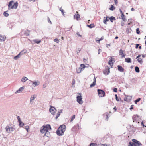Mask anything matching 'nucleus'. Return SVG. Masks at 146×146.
I'll use <instances>...</instances> for the list:
<instances>
[{
  "label": "nucleus",
  "mask_w": 146,
  "mask_h": 146,
  "mask_svg": "<svg viewBox=\"0 0 146 146\" xmlns=\"http://www.w3.org/2000/svg\"><path fill=\"white\" fill-rule=\"evenodd\" d=\"M26 50H22L20 52L19 54H20V55L21 56L23 54H25L26 52Z\"/></svg>",
  "instance_id": "nucleus-31"
},
{
  "label": "nucleus",
  "mask_w": 146,
  "mask_h": 146,
  "mask_svg": "<svg viewBox=\"0 0 146 146\" xmlns=\"http://www.w3.org/2000/svg\"><path fill=\"white\" fill-rule=\"evenodd\" d=\"M54 41L55 42H57V43H58L59 42V40L57 38L54 39Z\"/></svg>",
  "instance_id": "nucleus-50"
},
{
  "label": "nucleus",
  "mask_w": 146,
  "mask_h": 146,
  "mask_svg": "<svg viewBox=\"0 0 146 146\" xmlns=\"http://www.w3.org/2000/svg\"><path fill=\"white\" fill-rule=\"evenodd\" d=\"M135 70L137 73L139 72L140 71L139 68L138 66H136L135 67Z\"/></svg>",
  "instance_id": "nucleus-30"
},
{
  "label": "nucleus",
  "mask_w": 146,
  "mask_h": 146,
  "mask_svg": "<svg viewBox=\"0 0 146 146\" xmlns=\"http://www.w3.org/2000/svg\"><path fill=\"white\" fill-rule=\"evenodd\" d=\"M101 51H102L100 49H99L98 50V54H100V52H101Z\"/></svg>",
  "instance_id": "nucleus-62"
},
{
  "label": "nucleus",
  "mask_w": 146,
  "mask_h": 146,
  "mask_svg": "<svg viewBox=\"0 0 146 146\" xmlns=\"http://www.w3.org/2000/svg\"><path fill=\"white\" fill-rule=\"evenodd\" d=\"M29 128V126H27L25 127V128L27 130V132H28V129Z\"/></svg>",
  "instance_id": "nucleus-49"
},
{
  "label": "nucleus",
  "mask_w": 146,
  "mask_h": 146,
  "mask_svg": "<svg viewBox=\"0 0 146 146\" xmlns=\"http://www.w3.org/2000/svg\"><path fill=\"white\" fill-rule=\"evenodd\" d=\"M117 88H114L113 89V91L114 92H117Z\"/></svg>",
  "instance_id": "nucleus-54"
},
{
  "label": "nucleus",
  "mask_w": 146,
  "mask_h": 146,
  "mask_svg": "<svg viewBox=\"0 0 146 146\" xmlns=\"http://www.w3.org/2000/svg\"><path fill=\"white\" fill-rule=\"evenodd\" d=\"M111 22H113L114 20H116L115 17H114L112 16L110 17V18L109 19Z\"/></svg>",
  "instance_id": "nucleus-21"
},
{
  "label": "nucleus",
  "mask_w": 146,
  "mask_h": 146,
  "mask_svg": "<svg viewBox=\"0 0 146 146\" xmlns=\"http://www.w3.org/2000/svg\"><path fill=\"white\" fill-rule=\"evenodd\" d=\"M131 58H126L125 59V61L126 62H127L128 63H131Z\"/></svg>",
  "instance_id": "nucleus-22"
},
{
  "label": "nucleus",
  "mask_w": 146,
  "mask_h": 146,
  "mask_svg": "<svg viewBox=\"0 0 146 146\" xmlns=\"http://www.w3.org/2000/svg\"><path fill=\"white\" fill-rule=\"evenodd\" d=\"M60 10L62 14L64 16V10L61 8L60 9Z\"/></svg>",
  "instance_id": "nucleus-43"
},
{
  "label": "nucleus",
  "mask_w": 146,
  "mask_h": 146,
  "mask_svg": "<svg viewBox=\"0 0 146 146\" xmlns=\"http://www.w3.org/2000/svg\"><path fill=\"white\" fill-rule=\"evenodd\" d=\"M45 133L44 136L48 137L50 134L49 132L48 131H45Z\"/></svg>",
  "instance_id": "nucleus-35"
},
{
  "label": "nucleus",
  "mask_w": 146,
  "mask_h": 146,
  "mask_svg": "<svg viewBox=\"0 0 146 146\" xmlns=\"http://www.w3.org/2000/svg\"><path fill=\"white\" fill-rule=\"evenodd\" d=\"M115 9V7L113 5H111V7L109 8V9L111 11H113Z\"/></svg>",
  "instance_id": "nucleus-38"
},
{
  "label": "nucleus",
  "mask_w": 146,
  "mask_h": 146,
  "mask_svg": "<svg viewBox=\"0 0 146 146\" xmlns=\"http://www.w3.org/2000/svg\"><path fill=\"white\" fill-rule=\"evenodd\" d=\"M86 67L85 65L84 64H80V68H81V69H84Z\"/></svg>",
  "instance_id": "nucleus-34"
},
{
  "label": "nucleus",
  "mask_w": 146,
  "mask_h": 146,
  "mask_svg": "<svg viewBox=\"0 0 146 146\" xmlns=\"http://www.w3.org/2000/svg\"><path fill=\"white\" fill-rule=\"evenodd\" d=\"M33 82V84L34 85V86H36L40 84V82L38 81V82Z\"/></svg>",
  "instance_id": "nucleus-18"
},
{
  "label": "nucleus",
  "mask_w": 146,
  "mask_h": 146,
  "mask_svg": "<svg viewBox=\"0 0 146 146\" xmlns=\"http://www.w3.org/2000/svg\"><path fill=\"white\" fill-rule=\"evenodd\" d=\"M17 119L18 121V122L21 121L20 118V117L19 116H18L17 117Z\"/></svg>",
  "instance_id": "nucleus-58"
},
{
  "label": "nucleus",
  "mask_w": 146,
  "mask_h": 146,
  "mask_svg": "<svg viewBox=\"0 0 146 146\" xmlns=\"http://www.w3.org/2000/svg\"><path fill=\"white\" fill-rule=\"evenodd\" d=\"M30 32V31L28 30L25 31L24 32V34L26 35V36H28Z\"/></svg>",
  "instance_id": "nucleus-25"
},
{
  "label": "nucleus",
  "mask_w": 146,
  "mask_h": 146,
  "mask_svg": "<svg viewBox=\"0 0 146 146\" xmlns=\"http://www.w3.org/2000/svg\"><path fill=\"white\" fill-rule=\"evenodd\" d=\"M20 56H21L20 55V54H19L14 57V59L15 60H17L20 58Z\"/></svg>",
  "instance_id": "nucleus-26"
},
{
  "label": "nucleus",
  "mask_w": 146,
  "mask_h": 146,
  "mask_svg": "<svg viewBox=\"0 0 146 146\" xmlns=\"http://www.w3.org/2000/svg\"><path fill=\"white\" fill-rule=\"evenodd\" d=\"M141 100V98H139L137 99L135 101V102L136 104H137V103L139 101Z\"/></svg>",
  "instance_id": "nucleus-41"
},
{
  "label": "nucleus",
  "mask_w": 146,
  "mask_h": 146,
  "mask_svg": "<svg viewBox=\"0 0 146 146\" xmlns=\"http://www.w3.org/2000/svg\"><path fill=\"white\" fill-rule=\"evenodd\" d=\"M103 39V38L102 37L101 38H100L99 40H97L96 41H98L99 42L100 41H101Z\"/></svg>",
  "instance_id": "nucleus-60"
},
{
  "label": "nucleus",
  "mask_w": 146,
  "mask_h": 146,
  "mask_svg": "<svg viewBox=\"0 0 146 146\" xmlns=\"http://www.w3.org/2000/svg\"><path fill=\"white\" fill-rule=\"evenodd\" d=\"M113 109L115 110V111H116L117 110V108H116V106H115L113 108Z\"/></svg>",
  "instance_id": "nucleus-63"
},
{
  "label": "nucleus",
  "mask_w": 146,
  "mask_h": 146,
  "mask_svg": "<svg viewBox=\"0 0 146 146\" xmlns=\"http://www.w3.org/2000/svg\"><path fill=\"white\" fill-rule=\"evenodd\" d=\"M33 41L35 43H36L38 44H39L41 42V40H38L37 39H35L33 40Z\"/></svg>",
  "instance_id": "nucleus-24"
},
{
  "label": "nucleus",
  "mask_w": 146,
  "mask_h": 146,
  "mask_svg": "<svg viewBox=\"0 0 146 146\" xmlns=\"http://www.w3.org/2000/svg\"><path fill=\"white\" fill-rule=\"evenodd\" d=\"M141 126H143V127H146V126H145L143 123V122L142 121L141 123Z\"/></svg>",
  "instance_id": "nucleus-57"
},
{
  "label": "nucleus",
  "mask_w": 146,
  "mask_h": 146,
  "mask_svg": "<svg viewBox=\"0 0 146 146\" xmlns=\"http://www.w3.org/2000/svg\"><path fill=\"white\" fill-rule=\"evenodd\" d=\"M5 36L4 35H0V41L2 42L4 41L5 39Z\"/></svg>",
  "instance_id": "nucleus-15"
},
{
  "label": "nucleus",
  "mask_w": 146,
  "mask_h": 146,
  "mask_svg": "<svg viewBox=\"0 0 146 146\" xmlns=\"http://www.w3.org/2000/svg\"><path fill=\"white\" fill-rule=\"evenodd\" d=\"M139 44H136V46H135V48L136 49H137L139 46Z\"/></svg>",
  "instance_id": "nucleus-56"
},
{
  "label": "nucleus",
  "mask_w": 146,
  "mask_h": 146,
  "mask_svg": "<svg viewBox=\"0 0 146 146\" xmlns=\"http://www.w3.org/2000/svg\"><path fill=\"white\" fill-rule=\"evenodd\" d=\"M80 15L78 14H75L74 16V18L76 19L77 20H79L80 19Z\"/></svg>",
  "instance_id": "nucleus-11"
},
{
  "label": "nucleus",
  "mask_w": 146,
  "mask_h": 146,
  "mask_svg": "<svg viewBox=\"0 0 146 146\" xmlns=\"http://www.w3.org/2000/svg\"><path fill=\"white\" fill-rule=\"evenodd\" d=\"M75 118V115H73L71 118V119L70 122V123H71L73 120Z\"/></svg>",
  "instance_id": "nucleus-39"
},
{
  "label": "nucleus",
  "mask_w": 146,
  "mask_h": 146,
  "mask_svg": "<svg viewBox=\"0 0 146 146\" xmlns=\"http://www.w3.org/2000/svg\"><path fill=\"white\" fill-rule=\"evenodd\" d=\"M137 61L139 63H140V64H142L143 62V61H142V59L141 58H138L137 59Z\"/></svg>",
  "instance_id": "nucleus-32"
},
{
  "label": "nucleus",
  "mask_w": 146,
  "mask_h": 146,
  "mask_svg": "<svg viewBox=\"0 0 146 146\" xmlns=\"http://www.w3.org/2000/svg\"><path fill=\"white\" fill-rule=\"evenodd\" d=\"M110 18V17H108V16H107L106 17V19H105L104 21H103V23H104L105 24H107V23H106V22L107 21H109V20H110L109 19Z\"/></svg>",
  "instance_id": "nucleus-20"
},
{
  "label": "nucleus",
  "mask_w": 146,
  "mask_h": 146,
  "mask_svg": "<svg viewBox=\"0 0 146 146\" xmlns=\"http://www.w3.org/2000/svg\"><path fill=\"white\" fill-rule=\"evenodd\" d=\"M121 19H122L123 21L124 22H125L127 21V19L125 17V16L124 15V16H122L121 15Z\"/></svg>",
  "instance_id": "nucleus-27"
},
{
  "label": "nucleus",
  "mask_w": 146,
  "mask_h": 146,
  "mask_svg": "<svg viewBox=\"0 0 146 146\" xmlns=\"http://www.w3.org/2000/svg\"><path fill=\"white\" fill-rule=\"evenodd\" d=\"M79 95H78L77 97V101L79 104H82L83 102L82 101V98L81 96V94L80 93Z\"/></svg>",
  "instance_id": "nucleus-5"
},
{
  "label": "nucleus",
  "mask_w": 146,
  "mask_h": 146,
  "mask_svg": "<svg viewBox=\"0 0 146 146\" xmlns=\"http://www.w3.org/2000/svg\"><path fill=\"white\" fill-rule=\"evenodd\" d=\"M66 126L64 125H61L56 131V133L58 135L62 136L63 135L65 131Z\"/></svg>",
  "instance_id": "nucleus-1"
},
{
  "label": "nucleus",
  "mask_w": 146,
  "mask_h": 146,
  "mask_svg": "<svg viewBox=\"0 0 146 146\" xmlns=\"http://www.w3.org/2000/svg\"><path fill=\"white\" fill-rule=\"evenodd\" d=\"M110 72V68L108 66L106 67L105 70L103 71V73L105 75H107Z\"/></svg>",
  "instance_id": "nucleus-6"
},
{
  "label": "nucleus",
  "mask_w": 146,
  "mask_h": 146,
  "mask_svg": "<svg viewBox=\"0 0 146 146\" xmlns=\"http://www.w3.org/2000/svg\"><path fill=\"white\" fill-rule=\"evenodd\" d=\"M125 24V23L123 21H121V25L123 26Z\"/></svg>",
  "instance_id": "nucleus-52"
},
{
  "label": "nucleus",
  "mask_w": 146,
  "mask_h": 146,
  "mask_svg": "<svg viewBox=\"0 0 146 146\" xmlns=\"http://www.w3.org/2000/svg\"><path fill=\"white\" fill-rule=\"evenodd\" d=\"M57 110L55 107L52 106H50L49 109V111L54 116H55V113Z\"/></svg>",
  "instance_id": "nucleus-3"
},
{
  "label": "nucleus",
  "mask_w": 146,
  "mask_h": 146,
  "mask_svg": "<svg viewBox=\"0 0 146 146\" xmlns=\"http://www.w3.org/2000/svg\"><path fill=\"white\" fill-rule=\"evenodd\" d=\"M46 87V84H44L43 85V87L44 88H45Z\"/></svg>",
  "instance_id": "nucleus-64"
},
{
  "label": "nucleus",
  "mask_w": 146,
  "mask_h": 146,
  "mask_svg": "<svg viewBox=\"0 0 146 146\" xmlns=\"http://www.w3.org/2000/svg\"><path fill=\"white\" fill-rule=\"evenodd\" d=\"M87 26L90 28H92L95 27L94 24H91L89 25H87Z\"/></svg>",
  "instance_id": "nucleus-33"
},
{
  "label": "nucleus",
  "mask_w": 146,
  "mask_h": 146,
  "mask_svg": "<svg viewBox=\"0 0 146 146\" xmlns=\"http://www.w3.org/2000/svg\"><path fill=\"white\" fill-rule=\"evenodd\" d=\"M118 69L119 71L122 72L123 71L124 69V68L122 67V66L120 65H118L117 66Z\"/></svg>",
  "instance_id": "nucleus-13"
},
{
  "label": "nucleus",
  "mask_w": 146,
  "mask_h": 146,
  "mask_svg": "<svg viewBox=\"0 0 146 146\" xmlns=\"http://www.w3.org/2000/svg\"><path fill=\"white\" fill-rule=\"evenodd\" d=\"M7 12V11H5L3 13L4 15L6 17H7L9 15L8 13H6Z\"/></svg>",
  "instance_id": "nucleus-42"
},
{
  "label": "nucleus",
  "mask_w": 146,
  "mask_h": 146,
  "mask_svg": "<svg viewBox=\"0 0 146 146\" xmlns=\"http://www.w3.org/2000/svg\"><path fill=\"white\" fill-rule=\"evenodd\" d=\"M28 80V78L26 77H23L21 79V81L22 82H25Z\"/></svg>",
  "instance_id": "nucleus-23"
},
{
  "label": "nucleus",
  "mask_w": 146,
  "mask_h": 146,
  "mask_svg": "<svg viewBox=\"0 0 146 146\" xmlns=\"http://www.w3.org/2000/svg\"><path fill=\"white\" fill-rule=\"evenodd\" d=\"M24 89L23 86L20 87L15 92V93H19L20 92H21L23 91Z\"/></svg>",
  "instance_id": "nucleus-19"
},
{
  "label": "nucleus",
  "mask_w": 146,
  "mask_h": 146,
  "mask_svg": "<svg viewBox=\"0 0 146 146\" xmlns=\"http://www.w3.org/2000/svg\"><path fill=\"white\" fill-rule=\"evenodd\" d=\"M97 91L98 92L99 96L100 97H103L104 96L105 93L104 91L100 89H98Z\"/></svg>",
  "instance_id": "nucleus-4"
},
{
  "label": "nucleus",
  "mask_w": 146,
  "mask_h": 146,
  "mask_svg": "<svg viewBox=\"0 0 146 146\" xmlns=\"http://www.w3.org/2000/svg\"><path fill=\"white\" fill-rule=\"evenodd\" d=\"M128 146H137L135 143H133V142H130L129 143Z\"/></svg>",
  "instance_id": "nucleus-29"
},
{
  "label": "nucleus",
  "mask_w": 146,
  "mask_h": 146,
  "mask_svg": "<svg viewBox=\"0 0 146 146\" xmlns=\"http://www.w3.org/2000/svg\"><path fill=\"white\" fill-rule=\"evenodd\" d=\"M82 70L81 69V68H80V67L78 68H77L76 69V71L78 73H80Z\"/></svg>",
  "instance_id": "nucleus-36"
},
{
  "label": "nucleus",
  "mask_w": 146,
  "mask_h": 146,
  "mask_svg": "<svg viewBox=\"0 0 146 146\" xmlns=\"http://www.w3.org/2000/svg\"><path fill=\"white\" fill-rule=\"evenodd\" d=\"M19 125L20 127H23L24 126V123L22 122L21 121L19 122Z\"/></svg>",
  "instance_id": "nucleus-37"
},
{
  "label": "nucleus",
  "mask_w": 146,
  "mask_h": 146,
  "mask_svg": "<svg viewBox=\"0 0 146 146\" xmlns=\"http://www.w3.org/2000/svg\"><path fill=\"white\" fill-rule=\"evenodd\" d=\"M133 105H131V107L130 108V110H133Z\"/></svg>",
  "instance_id": "nucleus-59"
},
{
  "label": "nucleus",
  "mask_w": 146,
  "mask_h": 146,
  "mask_svg": "<svg viewBox=\"0 0 146 146\" xmlns=\"http://www.w3.org/2000/svg\"><path fill=\"white\" fill-rule=\"evenodd\" d=\"M112 58L109 61L108 63L111 66H113V63L112 62Z\"/></svg>",
  "instance_id": "nucleus-28"
},
{
  "label": "nucleus",
  "mask_w": 146,
  "mask_h": 146,
  "mask_svg": "<svg viewBox=\"0 0 146 146\" xmlns=\"http://www.w3.org/2000/svg\"><path fill=\"white\" fill-rule=\"evenodd\" d=\"M48 23H50V24H52V23L51 22V21H50L49 17H48Z\"/></svg>",
  "instance_id": "nucleus-55"
},
{
  "label": "nucleus",
  "mask_w": 146,
  "mask_h": 146,
  "mask_svg": "<svg viewBox=\"0 0 146 146\" xmlns=\"http://www.w3.org/2000/svg\"><path fill=\"white\" fill-rule=\"evenodd\" d=\"M81 49L80 48H79L78 49V50H76V52H77V54H78V53L80 52V51H81Z\"/></svg>",
  "instance_id": "nucleus-51"
},
{
  "label": "nucleus",
  "mask_w": 146,
  "mask_h": 146,
  "mask_svg": "<svg viewBox=\"0 0 146 146\" xmlns=\"http://www.w3.org/2000/svg\"><path fill=\"white\" fill-rule=\"evenodd\" d=\"M119 10L120 12V13L121 14V16L122 15V16H124V15L123 14V12L122 10H121V9H119Z\"/></svg>",
  "instance_id": "nucleus-46"
},
{
  "label": "nucleus",
  "mask_w": 146,
  "mask_h": 146,
  "mask_svg": "<svg viewBox=\"0 0 146 146\" xmlns=\"http://www.w3.org/2000/svg\"><path fill=\"white\" fill-rule=\"evenodd\" d=\"M138 115H134L132 117L133 122H137L138 119Z\"/></svg>",
  "instance_id": "nucleus-10"
},
{
  "label": "nucleus",
  "mask_w": 146,
  "mask_h": 146,
  "mask_svg": "<svg viewBox=\"0 0 146 146\" xmlns=\"http://www.w3.org/2000/svg\"><path fill=\"white\" fill-rule=\"evenodd\" d=\"M7 27H9V28L12 29L13 27L12 25L11 24L9 23L7 25Z\"/></svg>",
  "instance_id": "nucleus-44"
},
{
  "label": "nucleus",
  "mask_w": 146,
  "mask_h": 146,
  "mask_svg": "<svg viewBox=\"0 0 146 146\" xmlns=\"http://www.w3.org/2000/svg\"><path fill=\"white\" fill-rule=\"evenodd\" d=\"M13 1H11L10 2H9V4H8V7H9V9L10 7L11 6H12V3H13Z\"/></svg>",
  "instance_id": "nucleus-40"
},
{
  "label": "nucleus",
  "mask_w": 146,
  "mask_h": 146,
  "mask_svg": "<svg viewBox=\"0 0 146 146\" xmlns=\"http://www.w3.org/2000/svg\"><path fill=\"white\" fill-rule=\"evenodd\" d=\"M90 146H96V144L94 143H91L90 145Z\"/></svg>",
  "instance_id": "nucleus-48"
},
{
  "label": "nucleus",
  "mask_w": 146,
  "mask_h": 146,
  "mask_svg": "<svg viewBox=\"0 0 146 146\" xmlns=\"http://www.w3.org/2000/svg\"><path fill=\"white\" fill-rule=\"evenodd\" d=\"M77 35L79 36H80V37H81L82 36L78 32H77Z\"/></svg>",
  "instance_id": "nucleus-61"
},
{
  "label": "nucleus",
  "mask_w": 146,
  "mask_h": 146,
  "mask_svg": "<svg viewBox=\"0 0 146 146\" xmlns=\"http://www.w3.org/2000/svg\"><path fill=\"white\" fill-rule=\"evenodd\" d=\"M5 129L6 131L8 133L13 132L14 130V128H13L10 127L9 126H7L6 127Z\"/></svg>",
  "instance_id": "nucleus-7"
},
{
  "label": "nucleus",
  "mask_w": 146,
  "mask_h": 146,
  "mask_svg": "<svg viewBox=\"0 0 146 146\" xmlns=\"http://www.w3.org/2000/svg\"><path fill=\"white\" fill-rule=\"evenodd\" d=\"M96 80L95 77H94V79H93V83L92 84H91V85H90V87L92 88V87H93L96 84Z\"/></svg>",
  "instance_id": "nucleus-12"
},
{
  "label": "nucleus",
  "mask_w": 146,
  "mask_h": 146,
  "mask_svg": "<svg viewBox=\"0 0 146 146\" xmlns=\"http://www.w3.org/2000/svg\"><path fill=\"white\" fill-rule=\"evenodd\" d=\"M125 96L126 97V99H124L125 101L127 100L129 101L131 100L132 98L131 96L127 95H125Z\"/></svg>",
  "instance_id": "nucleus-14"
},
{
  "label": "nucleus",
  "mask_w": 146,
  "mask_h": 146,
  "mask_svg": "<svg viewBox=\"0 0 146 146\" xmlns=\"http://www.w3.org/2000/svg\"><path fill=\"white\" fill-rule=\"evenodd\" d=\"M35 98V97L34 96L33 97H31L30 98V102H31L32 100H34Z\"/></svg>",
  "instance_id": "nucleus-47"
},
{
  "label": "nucleus",
  "mask_w": 146,
  "mask_h": 146,
  "mask_svg": "<svg viewBox=\"0 0 146 146\" xmlns=\"http://www.w3.org/2000/svg\"><path fill=\"white\" fill-rule=\"evenodd\" d=\"M115 2V3L116 5H117L118 4L117 0H114Z\"/></svg>",
  "instance_id": "nucleus-53"
},
{
  "label": "nucleus",
  "mask_w": 146,
  "mask_h": 146,
  "mask_svg": "<svg viewBox=\"0 0 146 146\" xmlns=\"http://www.w3.org/2000/svg\"><path fill=\"white\" fill-rule=\"evenodd\" d=\"M62 112V110H61L57 113V115L55 117V119H57L60 116V113Z\"/></svg>",
  "instance_id": "nucleus-16"
},
{
  "label": "nucleus",
  "mask_w": 146,
  "mask_h": 146,
  "mask_svg": "<svg viewBox=\"0 0 146 146\" xmlns=\"http://www.w3.org/2000/svg\"><path fill=\"white\" fill-rule=\"evenodd\" d=\"M136 33L137 34H139L140 31L139 30V29L138 28H137L136 29Z\"/></svg>",
  "instance_id": "nucleus-45"
},
{
  "label": "nucleus",
  "mask_w": 146,
  "mask_h": 146,
  "mask_svg": "<svg viewBox=\"0 0 146 146\" xmlns=\"http://www.w3.org/2000/svg\"><path fill=\"white\" fill-rule=\"evenodd\" d=\"M125 52L122 49H120L119 51V54L121 56V58L125 56Z\"/></svg>",
  "instance_id": "nucleus-9"
},
{
  "label": "nucleus",
  "mask_w": 146,
  "mask_h": 146,
  "mask_svg": "<svg viewBox=\"0 0 146 146\" xmlns=\"http://www.w3.org/2000/svg\"><path fill=\"white\" fill-rule=\"evenodd\" d=\"M51 128L49 124H47L46 125H44L41 128L40 131V132L44 133L45 131H48L49 130H51Z\"/></svg>",
  "instance_id": "nucleus-2"
},
{
  "label": "nucleus",
  "mask_w": 146,
  "mask_h": 146,
  "mask_svg": "<svg viewBox=\"0 0 146 146\" xmlns=\"http://www.w3.org/2000/svg\"><path fill=\"white\" fill-rule=\"evenodd\" d=\"M132 141L133 143L137 144L136 145L137 146H140L142 145V144L139 141L136 139H132Z\"/></svg>",
  "instance_id": "nucleus-8"
},
{
  "label": "nucleus",
  "mask_w": 146,
  "mask_h": 146,
  "mask_svg": "<svg viewBox=\"0 0 146 146\" xmlns=\"http://www.w3.org/2000/svg\"><path fill=\"white\" fill-rule=\"evenodd\" d=\"M17 5L18 4L17 2L15 3L11 7V9L14 8L15 9H16L17 8Z\"/></svg>",
  "instance_id": "nucleus-17"
}]
</instances>
